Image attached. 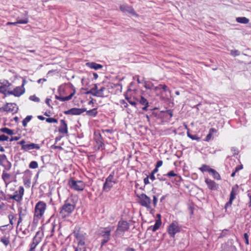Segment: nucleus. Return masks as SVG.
Instances as JSON below:
<instances>
[{
  "mask_svg": "<svg viewBox=\"0 0 251 251\" xmlns=\"http://www.w3.org/2000/svg\"><path fill=\"white\" fill-rule=\"evenodd\" d=\"M137 197L139 198L138 203L141 206L148 209L152 208L151 204L154 208L156 207L158 201V199L156 196L153 195L152 196V201H151V199L149 197L144 193L137 195Z\"/></svg>",
  "mask_w": 251,
  "mask_h": 251,
  "instance_id": "nucleus-1",
  "label": "nucleus"
},
{
  "mask_svg": "<svg viewBox=\"0 0 251 251\" xmlns=\"http://www.w3.org/2000/svg\"><path fill=\"white\" fill-rule=\"evenodd\" d=\"M75 202L72 198H68L60 208V214L63 218L69 216L75 210Z\"/></svg>",
  "mask_w": 251,
  "mask_h": 251,
  "instance_id": "nucleus-2",
  "label": "nucleus"
},
{
  "mask_svg": "<svg viewBox=\"0 0 251 251\" xmlns=\"http://www.w3.org/2000/svg\"><path fill=\"white\" fill-rule=\"evenodd\" d=\"M73 235L76 240L77 246L74 247L75 251H86L85 245L86 233L80 232L79 230H75Z\"/></svg>",
  "mask_w": 251,
  "mask_h": 251,
  "instance_id": "nucleus-3",
  "label": "nucleus"
},
{
  "mask_svg": "<svg viewBox=\"0 0 251 251\" xmlns=\"http://www.w3.org/2000/svg\"><path fill=\"white\" fill-rule=\"evenodd\" d=\"M114 229V226H108L105 228H103V230H101L100 234L103 238L101 241V247L110 240L111 232Z\"/></svg>",
  "mask_w": 251,
  "mask_h": 251,
  "instance_id": "nucleus-4",
  "label": "nucleus"
},
{
  "mask_svg": "<svg viewBox=\"0 0 251 251\" xmlns=\"http://www.w3.org/2000/svg\"><path fill=\"white\" fill-rule=\"evenodd\" d=\"M46 203L42 201L38 202L35 207L34 217L40 219L43 215L46 209Z\"/></svg>",
  "mask_w": 251,
  "mask_h": 251,
  "instance_id": "nucleus-5",
  "label": "nucleus"
},
{
  "mask_svg": "<svg viewBox=\"0 0 251 251\" xmlns=\"http://www.w3.org/2000/svg\"><path fill=\"white\" fill-rule=\"evenodd\" d=\"M68 184L70 188L76 191H82L85 187V184L80 180H75L70 179Z\"/></svg>",
  "mask_w": 251,
  "mask_h": 251,
  "instance_id": "nucleus-6",
  "label": "nucleus"
},
{
  "mask_svg": "<svg viewBox=\"0 0 251 251\" xmlns=\"http://www.w3.org/2000/svg\"><path fill=\"white\" fill-rule=\"evenodd\" d=\"M129 229V224L126 221H119L118 227L115 231L116 235H119L121 232H124L127 231Z\"/></svg>",
  "mask_w": 251,
  "mask_h": 251,
  "instance_id": "nucleus-7",
  "label": "nucleus"
},
{
  "mask_svg": "<svg viewBox=\"0 0 251 251\" xmlns=\"http://www.w3.org/2000/svg\"><path fill=\"white\" fill-rule=\"evenodd\" d=\"M180 231V227L176 222L172 223L168 227V232L172 237H175L176 233Z\"/></svg>",
  "mask_w": 251,
  "mask_h": 251,
  "instance_id": "nucleus-8",
  "label": "nucleus"
},
{
  "mask_svg": "<svg viewBox=\"0 0 251 251\" xmlns=\"http://www.w3.org/2000/svg\"><path fill=\"white\" fill-rule=\"evenodd\" d=\"M86 111V109L83 108H72L68 110L65 111L64 113L66 115H79L82 114L83 112Z\"/></svg>",
  "mask_w": 251,
  "mask_h": 251,
  "instance_id": "nucleus-9",
  "label": "nucleus"
},
{
  "mask_svg": "<svg viewBox=\"0 0 251 251\" xmlns=\"http://www.w3.org/2000/svg\"><path fill=\"white\" fill-rule=\"evenodd\" d=\"M4 111L16 113L18 108L14 103H8L1 108Z\"/></svg>",
  "mask_w": 251,
  "mask_h": 251,
  "instance_id": "nucleus-10",
  "label": "nucleus"
},
{
  "mask_svg": "<svg viewBox=\"0 0 251 251\" xmlns=\"http://www.w3.org/2000/svg\"><path fill=\"white\" fill-rule=\"evenodd\" d=\"M44 234L41 231H38L36 233L35 236L33 237V241L31 245L36 247V246L40 243L43 237Z\"/></svg>",
  "mask_w": 251,
  "mask_h": 251,
  "instance_id": "nucleus-11",
  "label": "nucleus"
},
{
  "mask_svg": "<svg viewBox=\"0 0 251 251\" xmlns=\"http://www.w3.org/2000/svg\"><path fill=\"white\" fill-rule=\"evenodd\" d=\"M120 10L123 12H127L129 14H131L133 15H136L137 16V15L136 14L135 12L134 11V10L133 8L127 5H122L120 7Z\"/></svg>",
  "mask_w": 251,
  "mask_h": 251,
  "instance_id": "nucleus-12",
  "label": "nucleus"
},
{
  "mask_svg": "<svg viewBox=\"0 0 251 251\" xmlns=\"http://www.w3.org/2000/svg\"><path fill=\"white\" fill-rule=\"evenodd\" d=\"M205 182L207 185L208 188L211 190H216L219 187L218 184L211 179L205 178Z\"/></svg>",
  "mask_w": 251,
  "mask_h": 251,
  "instance_id": "nucleus-13",
  "label": "nucleus"
},
{
  "mask_svg": "<svg viewBox=\"0 0 251 251\" xmlns=\"http://www.w3.org/2000/svg\"><path fill=\"white\" fill-rule=\"evenodd\" d=\"M25 80H23V84L22 86H19L16 87L14 89V96L15 97H20L22 94H23L25 92V89L23 87V86L25 83Z\"/></svg>",
  "mask_w": 251,
  "mask_h": 251,
  "instance_id": "nucleus-14",
  "label": "nucleus"
},
{
  "mask_svg": "<svg viewBox=\"0 0 251 251\" xmlns=\"http://www.w3.org/2000/svg\"><path fill=\"white\" fill-rule=\"evenodd\" d=\"M58 131L61 133H68L67 124L64 120H60V126L58 129Z\"/></svg>",
  "mask_w": 251,
  "mask_h": 251,
  "instance_id": "nucleus-15",
  "label": "nucleus"
},
{
  "mask_svg": "<svg viewBox=\"0 0 251 251\" xmlns=\"http://www.w3.org/2000/svg\"><path fill=\"white\" fill-rule=\"evenodd\" d=\"M34 149L39 150L40 149L39 145L36 144L30 143L29 144H26L25 146H22V150L25 151H27Z\"/></svg>",
  "mask_w": 251,
  "mask_h": 251,
  "instance_id": "nucleus-16",
  "label": "nucleus"
},
{
  "mask_svg": "<svg viewBox=\"0 0 251 251\" xmlns=\"http://www.w3.org/2000/svg\"><path fill=\"white\" fill-rule=\"evenodd\" d=\"M75 93V91L74 90L73 92H72L69 96L67 97H61L60 96L55 95V98L56 99L58 100L61 101H68L72 99Z\"/></svg>",
  "mask_w": 251,
  "mask_h": 251,
  "instance_id": "nucleus-17",
  "label": "nucleus"
},
{
  "mask_svg": "<svg viewBox=\"0 0 251 251\" xmlns=\"http://www.w3.org/2000/svg\"><path fill=\"white\" fill-rule=\"evenodd\" d=\"M86 66L91 69H93L96 70L101 69L102 68V66L101 65L93 62L86 63Z\"/></svg>",
  "mask_w": 251,
  "mask_h": 251,
  "instance_id": "nucleus-18",
  "label": "nucleus"
},
{
  "mask_svg": "<svg viewBox=\"0 0 251 251\" xmlns=\"http://www.w3.org/2000/svg\"><path fill=\"white\" fill-rule=\"evenodd\" d=\"M28 22V18H25L23 20L19 19V18L17 19V22H7L6 23V25H16L18 24H26Z\"/></svg>",
  "mask_w": 251,
  "mask_h": 251,
  "instance_id": "nucleus-19",
  "label": "nucleus"
},
{
  "mask_svg": "<svg viewBox=\"0 0 251 251\" xmlns=\"http://www.w3.org/2000/svg\"><path fill=\"white\" fill-rule=\"evenodd\" d=\"M24 194V188L23 186H20L18 191H16L14 192L13 196H17L20 197L19 202H20L22 199Z\"/></svg>",
  "mask_w": 251,
  "mask_h": 251,
  "instance_id": "nucleus-20",
  "label": "nucleus"
},
{
  "mask_svg": "<svg viewBox=\"0 0 251 251\" xmlns=\"http://www.w3.org/2000/svg\"><path fill=\"white\" fill-rule=\"evenodd\" d=\"M114 183L105 181L103 184V190L106 192H109L113 186Z\"/></svg>",
  "mask_w": 251,
  "mask_h": 251,
  "instance_id": "nucleus-21",
  "label": "nucleus"
},
{
  "mask_svg": "<svg viewBox=\"0 0 251 251\" xmlns=\"http://www.w3.org/2000/svg\"><path fill=\"white\" fill-rule=\"evenodd\" d=\"M105 90V88L104 87H101L99 90L95 91L94 94H93V96L95 97H99L103 98L104 97L103 95V91Z\"/></svg>",
  "mask_w": 251,
  "mask_h": 251,
  "instance_id": "nucleus-22",
  "label": "nucleus"
},
{
  "mask_svg": "<svg viewBox=\"0 0 251 251\" xmlns=\"http://www.w3.org/2000/svg\"><path fill=\"white\" fill-rule=\"evenodd\" d=\"M209 173L212 174L214 178L217 180H220L221 179L219 174L214 169L209 170Z\"/></svg>",
  "mask_w": 251,
  "mask_h": 251,
  "instance_id": "nucleus-23",
  "label": "nucleus"
},
{
  "mask_svg": "<svg viewBox=\"0 0 251 251\" xmlns=\"http://www.w3.org/2000/svg\"><path fill=\"white\" fill-rule=\"evenodd\" d=\"M86 114L89 116L95 117L97 115L98 112L96 108H93L92 109L85 111Z\"/></svg>",
  "mask_w": 251,
  "mask_h": 251,
  "instance_id": "nucleus-24",
  "label": "nucleus"
},
{
  "mask_svg": "<svg viewBox=\"0 0 251 251\" xmlns=\"http://www.w3.org/2000/svg\"><path fill=\"white\" fill-rule=\"evenodd\" d=\"M114 172H112L109 176L106 178L105 181L112 182L114 184L116 183V180L114 179Z\"/></svg>",
  "mask_w": 251,
  "mask_h": 251,
  "instance_id": "nucleus-25",
  "label": "nucleus"
},
{
  "mask_svg": "<svg viewBox=\"0 0 251 251\" xmlns=\"http://www.w3.org/2000/svg\"><path fill=\"white\" fill-rule=\"evenodd\" d=\"M236 20L238 23L242 24H248L249 22V19L245 17H238Z\"/></svg>",
  "mask_w": 251,
  "mask_h": 251,
  "instance_id": "nucleus-26",
  "label": "nucleus"
},
{
  "mask_svg": "<svg viewBox=\"0 0 251 251\" xmlns=\"http://www.w3.org/2000/svg\"><path fill=\"white\" fill-rule=\"evenodd\" d=\"M0 131L5 133L8 135H12L14 134L13 130L9 129L7 127H3L0 129Z\"/></svg>",
  "mask_w": 251,
  "mask_h": 251,
  "instance_id": "nucleus-27",
  "label": "nucleus"
},
{
  "mask_svg": "<svg viewBox=\"0 0 251 251\" xmlns=\"http://www.w3.org/2000/svg\"><path fill=\"white\" fill-rule=\"evenodd\" d=\"M32 118V116H27L25 119H24L22 121V124L23 126L26 127L27 126V124L28 122H29L31 119Z\"/></svg>",
  "mask_w": 251,
  "mask_h": 251,
  "instance_id": "nucleus-28",
  "label": "nucleus"
},
{
  "mask_svg": "<svg viewBox=\"0 0 251 251\" xmlns=\"http://www.w3.org/2000/svg\"><path fill=\"white\" fill-rule=\"evenodd\" d=\"M11 163L7 159L2 167H4L5 170L9 171L11 169Z\"/></svg>",
  "mask_w": 251,
  "mask_h": 251,
  "instance_id": "nucleus-29",
  "label": "nucleus"
},
{
  "mask_svg": "<svg viewBox=\"0 0 251 251\" xmlns=\"http://www.w3.org/2000/svg\"><path fill=\"white\" fill-rule=\"evenodd\" d=\"M11 163L7 159L2 167H4L5 170L9 171L11 169Z\"/></svg>",
  "mask_w": 251,
  "mask_h": 251,
  "instance_id": "nucleus-30",
  "label": "nucleus"
},
{
  "mask_svg": "<svg viewBox=\"0 0 251 251\" xmlns=\"http://www.w3.org/2000/svg\"><path fill=\"white\" fill-rule=\"evenodd\" d=\"M161 222L160 220H157L155 222V224H154V225L153 226L152 228V231H155L157 229H158L159 228V227H160V226H161Z\"/></svg>",
  "mask_w": 251,
  "mask_h": 251,
  "instance_id": "nucleus-31",
  "label": "nucleus"
},
{
  "mask_svg": "<svg viewBox=\"0 0 251 251\" xmlns=\"http://www.w3.org/2000/svg\"><path fill=\"white\" fill-rule=\"evenodd\" d=\"M187 135L188 137H189L190 138H191L193 140H197L198 141H200L201 138L200 137H199L196 135H192L190 134L189 131H187Z\"/></svg>",
  "mask_w": 251,
  "mask_h": 251,
  "instance_id": "nucleus-32",
  "label": "nucleus"
},
{
  "mask_svg": "<svg viewBox=\"0 0 251 251\" xmlns=\"http://www.w3.org/2000/svg\"><path fill=\"white\" fill-rule=\"evenodd\" d=\"M0 241L5 246H7L10 244V241L8 237L6 236L2 237L0 238Z\"/></svg>",
  "mask_w": 251,
  "mask_h": 251,
  "instance_id": "nucleus-33",
  "label": "nucleus"
},
{
  "mask_svg": "<svg viewBox=\"0 0 251 251\" xmlns=\"http://www.w3.org/2000/svg\"><path fill=\"white\" fill-rule=\"evenodd\" d=\"M7 159V157L5 154H0V165L3 166L4 163H5Z\"/></svg>",
  "mask_w": 251,
  "mask_h": 251,
  "instance_id": "nucleus-34",
  "label": "nucleus"
},
{
  "mask_svg": "<svg viewBox=\"0 0 251 251\" xmlns=\"http://www.w3.org/2000/svg\"><path fill=\"white\" fill-rule=\"evenodd\" d=\"M140 103L143 105H147L149 104V102L146 99L141 96L139 100Z\"/></svg>",
  "mask_w": 251,
  "mask_h": 251,
  "instance_id": "nucleus-35",
  "label": "nucleus"
},
{
  "mask_svg": "<svg viewBox=\"0 0 251 251\" xmlns=\"http://www.w3.org/2000/svg\"><path fill=\"white\" fill-rule=\"evenodd\" d=\"M98 90V86L97 84H94V86L90 91H87L85 93L86 94H94V92Z\"/></svg>",
  "mask_w": 251,
  "mask_h": 251,
  "instance_id": "nucleus-36",
  "label": "nucleus"
},
{
  "mask_svg": "<svg viewBox=\"0 0 251 251\" xmlns=\"http://www.w3.org/2000/svg\"><path fill=\"white\" fill-rule=\"evenodd\" d=\"M212 169V168H210L209 166H207L206 165H203L200 168V170L202 172H208L209 173V170Z\"/></svg>",
  "mask_w": 251,
  "mask_h": 251,
  "instance_id": "nucleus-37",
  "label": "nucleus"
},
{
  "mask_svg": "<svg viewBox=\"0 0 251 251\" xmlns=\"http://www.w3.org/2000/svg\"><path fill=\"white\" fill-rule=\"evenodd\" d=\"M38 165L36 161H31L29 165V167L31 169H36L38 167Z\"/></svg>",
  "mask_w": 251,
  "mask_h": 251,
  "instance_id": "nucleus-38",
  "label": "nucleus"
},
{
  "mask_svg": "<svg viewBox=\"0 0 251 251\" xmlns=\"http://www.w3.org/2000/svg\"><path fill=\"white\" fill-rule=\"evenodd\" d=\"M236 194L234 191V187H232V190L230 193V198L229 200L231 201H233L235 199V196Z\"/></svg>",
  "mask_w": 251,
  "mask_h": 251,
  "instance_id": "nucleus-39",
  "label": "nucleus"
},
{
  "mask_svg": "<svg viewBox=\"0 0 251 251\" xmlns=\"http://www.w3.org/2000/svg\"><path fill=\"white\" fill-rule=\"evenodd\" d=\"M144 87L147 89L151 90L153 87V84L151 82H145Z\"/></svg>",
  "mask_w": 251,
  "mask_h": 251,
  "instance_id": "nucleus-40",
  "label": "nucleus"
},
{
  "mask_svg": "<svg viewBox=\"0 0 251 251\" xmlns=\"http://www.w3.org/2000/svg\"><path fill=\"white\" fill-rule=\"evenodd\" d=\"M10 175L8 173L5 172L4 171H3L2 175V178L5 182L6 180L9 178Z\"/></svg>",
  "mask_w": 251,
  "mask_h": 251,
  "instance_id": "nucleus-41",
  "label": "nucleus"
},
{
  "mask_svg": "<svg viewBox=\"0 0 251 251\" xmlns=\"http://www.w3.org/2000/svg\"><path fill=\"white\" fill-rule=\"evenodd\" d=\"M6 90L5 89V85H2L0 86V93L3 94L4 96H7Z\"/></svg>",
  "mask_w": 251,
  "mask_h": 251,
  "instance_id": "nucleus-42",
  "label": "nucleus"
},
{
  "mask_svg": "<svg viewBox=\"0 0 251 251\" xmlns=\"http://www.w3.org/2000/svg\"><path fill=\"white\" fill-rule=\"evenodd\" d=\"M46 121L49 123H57L58 122L57 119L53 118H46Z\"/></svg>",
  "mask_w": 251,
  "mask_h": 251,
  "instance_id": "nucleus-43",
  "label": "nucleus"
},
{
  "mask_svg": "<svg viewBox=\"0 0 251 251\" xmlns=\"http://www.w3.org/2000/svg\"><path fill=\"white\" fill-rule=\"evenodd\" d=\"M8 197H9V199L14 200L15 201H16L17 202H19L20 197H18L17 196H13V195H8Z\"/></svg>",
  "mask_w": 251,
  "mask_h": 251,
  "instance_id": "nucleus-44",
  "label": "nucleus"
},
{
  "mask_svg": "<svg viewBox=\"0 0 251 251\" xmlns=\"http://www.w3.org/2000/svg\"><path fill=\"white\" fill-rule=\"evenodd\" d=\"M166 176L169 177H174L176 176L177 175L175 173L174 171H171L169 172L167 174H165Z\"/></svg>",
  "mask_w": 251,
  "mask_h": 251,
  "instance_id": "nucleus-45",
  "label": "nucleus"
},
{
  "mask_svg": "<svg viewBox=\"0 0 251 251\" xmlns=\"http://www.w3.org/2000/svg\"><path fill=\"white\" fill-rule=\"evenodd\" d=\"M165 176H166L165 175H161L160 174H157V178L160 181H165L166 180Z\"/></svg>",
  "mask_w": 251,
  "mask_h": 251,
  "instance_id": "nucleus-46",
  "label": "nucleus"
},
{
  "mask_svg": "<svg viewBox=\"0 0 251 251\" xmlns=\"http://www.w3.org/2000/svg\"><path fill=\"white\" fill-rule=\"evenodd\" d=\"M151 110L152 111V110ZM154 116V117H156L157 116V114L153 111H151V113L150 116L148 114H146V117L147 119L148 122H150V116Z\"/></svg>",
  "mask_w": 251,
  "mask_h": 251,
  "instance_id": "nucleus-47",
  "label": "nucleus"
},
{
  "mask_svg": "<svg viewBox=\"0 0 251 251\" xmlns=\"http://www.w3.org/2000/svg\"><path fill=\"white\" fill-rule=\"evenodd\" d=\"M230 54L232 56H236L240 54V52L238 50H231L230 51Z\"/></svg>",
  "mask_w": 251,
  "mask_h": 251,
  "instance_id": "nucleus-48",
  "label": "nucleus"
},
{
  "mask_svg": "<svg viewBox=\"0 0 251 251\" xmlns=\"http://www.w3.org/2000/svg\"><path fill=\"white\" fill-rule=\"evenodd\" d=\"M9 139L8 136L5 135L4 134H2L0 135V141H7Z\"/></svg>",
  "mask_w": 251,
  "mask_h": 251,
  "instance_id": "nucleus-49",
  "label": "nucleus"
},
{
  "mask_svg": "<svg viewBox=\"0 0 251 251\" xmlns=\"http://www.w3.org/2000/svg\"><path fill=\"white\" fill-rule=\"evenodd\" d=\"M29 99L31 100L34 101L36 102H39L40 101L39 98L36 97L35 95L31 96L29 97Z\"/></svg>",
  "mask_w": 251,
  "mask_h": 251,
  "instance_id": "nucleus-50",
  "label": "nucleus"
},
{
  "mask_svg": "<svg viewBox=\"0 0 251 251\" xmlns=\"http://www.w3.org/2000/svg\"><path fill=\"white\" fill-rule=\"evenodd\" d=\"M244 239H245L246 244L249 245V235L247 233H244Z\"/></svg>",
  "mask_w": 251,
  "mask_h": 251,
  "instance_id": "nucleus-51",
  "label": "nucleus"
},
{
  "mask_svg": "<svg viewBox=\"0 0 251 251\" xmlns=\"http://www.w3.org/2000/svg\"><path fill=\"white\" fill-rule=\"evenodd\" d=\"M8 218L9 219V223L11 225H13V220L14 218V216L13 214H10L8 216Z\"/></svg>",
  "mask_w": 251,
  "mask_h": 251,
  "instance_id": "nucleus-52",
  "label": "nucleus"
},
{
  "mask_svg": "<svg viewBox=\"0 0 251 251\" xmlns=\"http://www.w3.org/2000/svg\"><path fill=\"white\" fill-rule=\"evenodd\" d=\"M232 201H233L229 200V201L226 203L225 205V208L226 209L228 207L230 206L232 203Z\"/></svg>",
  "mask_w": 251,
  "mask_h": 251,
  "instance_id": "nucleus-53",
  "label": "nucleus"
},
{
  "mask_svg": "<svg viewBox=\"0 0 251 251\" xmlns=\"http://www.w3.org/2000/svg\"><path fill=\"white\" fill-rule=\"evenodd\" d=\"M102 138L101 137V135L100 134H99V139H97V143L100 144V146L101 147L102 146V145L103 144V143H102Z\"/></svg>",
  "mask_w": 251,
  "mask_h": 251,
  "instance_id": "nucleus-54",
  "label": "nucleus"
},
{
  "mask_svg": "<svg viewBox=\"0 0 251 251\" xmlns=\"http://www.w3.org/2000/svg\"><path fill=\"white\" fill-rule=\"evenodd\" d=\"M120 103L122 105H124V106L125 107V108H126L127 107V106H128V104L124 100H120Z\"/></svg>",
  "mask_w": 251,
  "mask_h": 251,
  "instance_id": "nucleus-55",
  "label": "nucleus"
},
{
  "mask_svg": "<svg viewBox=\"0 0 251 251\" xmlns=\"http://www.w3.org/2000/svg\"><path fill=\"white\" fill-rule=\"evenodd\" d=\"M126 100H127L128 102L132 105L135 106L137 104V103L135 101H132L129 98H126Z\"/></svg>",
  "mask_w": 251,
  "mask_h": 251,
  "instance_id": "nucleus-56",
  "label": "nucleus"
},
{
  "mask_svg": "<svg viewBox=\"0 0 251 251\" xmlns=\"http://www.w3.org/2000/svg\"><path fill=\"white\" fill-rule=\"evenodd\" d=\"M211 136H212L211 132H209V133L206 136L205 140L206 141H209L211 139Z\"/></svg>",
  "mask_w": 251,
  "mask_h": 251,
  "instance_id": "nucleus-57",
  "label": "nucleus"
},
{
  "mask_svg": "<svg viewBox=\"0 0 251 251\" xmlns=\"http://www.w3.org/2000/svg\"><path fill=\"white\" fill-rule=\"evenodd\" d=\"M242 168H243V166L242 165H238L236 167L234 172L236 173V172H238L239 170H241Z\"/></svg>",
  "mask_w": 251,
  "mask_h": 251,
  "instance_id": "nucleus-58",
  "label": "nucleus"
},
{
  "mask_svg": "<svg viewBox=\"0 0 251 251\" xmlns=\"http://www.w3.org/2000/svg\"><path fill=\"white\" fill-rule=\"evenodd\" d=\"M20 137L19 136H15V137H12L11 139H10V141L12 142L13 141H18L20 139Z\"/></svg>",
  "mask_w": 251,
  "mask_h": 251,
  "instance_id": "nucleus-59",
  "label": "nucleus"
},
{
  "mask_svg": "<svg viewBox=\"0 0 251 251\" xmlns=\"http://www.w3.org/2000/svg\"><path fill=\"white\" fill-rule=\"evenodd\" d=\"M163 161L162 160H159L157 162L155 166L156 168H159L162 165Z\"/></svg>",
  "mask_w": 251,
  "mask_h": 251,
  "instance_id": "nucleus-60",
  "label": "nucleus"
},
{
  "mask_svg": "<svg viewBox=\"0 0 251 251\" xmlns=\"http://www.w3.org/2000/svg\"><path fill=\"white\" fill-rule=\"evenodd\" d=\"M149 177H150V179L152 181H153L155 178V176H154V174H152V173H151V174L150 175V176Z\"/></svg>",
  "mask_w": 251,
  "mask_h": 251,
  "instance_id": "nucleus-61",
  "label": "nucleus"
},
{
  "mask_svg": "<svg viewBox=\"0 0 251 251\" xmlns=\"http://www.w3.org/2000/svg\"><path fill=\"white\" fill-rule=\"evenodd\" d=\"M144 182L145 184H146V185L147 184H149L150 183L149 180V176H147L146 177H145L144 179Z\"/></svg>",
  "mask_w": 251,
  "mask_h": 251,
  "instance_id": "nucleus-62",
  "label": "nucleus"
},
{
  "mask_svg": "<svg viewBox=\"0 0 251 251\" xmlns=\"http://www.w3.org/2000/svg\"><path fill=\"white\" fill-rule=\"evenodd\" d=\"M229 251H237V249L234 246L231 245Z\"/></svg>",
  "mask_w": 251,
  "mask_h": 251,
  "instance_id": "nucleus-63",
  "label": "nucleus"
},
{
  "mask_svg": "<svg viewBox=\"0 0 251 251\" xmlns=\"http://www.w3.org/2000/svg\"><path fill=\"white\" fill-rule=\"evenodd\" d=\"M161 89H162L165 92L168 90V86L166 85H162Z\"/></svg>",
  "mask_w": 251,
  "mask_h": 251,
  "instance_id": "nucleus-64",
  "label": "nucleus"
}]
</instances>
